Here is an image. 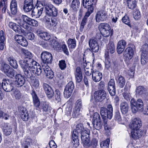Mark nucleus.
<instances>
[{
	"mask_svg": "<svg viewBox=\"0 0 148 148\" xmlns=\"http://www.w3.org/2000/svg\"><path fill=\"white\" fill-rule=\"evenodd\" d=\"M100 114L104 122H107V119H110L113 116V108L111 104L107 105V108L101 107L100 110Z\"/></svg>",
	"mask_w": 148,
	"mask_h": 148,
	"instance_id": "1",
	"label": "nucleus"
},
{
	"mask_svg": "<svg viewBox=\"0 0 148 148\" xmlns=\"http://www.w3.org/2000/svg\"><path fill=\"white\" fill-rule=\"evenodd\" d=\"M130 104L132 111L133 113H136L138 111H143L144 104L141 99H138L136 101L134 99H132Z\"/></svg>",
	"mask_w": 148,
	"mask_h": 148,
	"instance_id": "2",
	"label": "nucleus"
},
{
	"mask_svg": "<svg viewBox=\"0 0 148 148\" xmlns=\"http://www.w3.org/2000/svg\"><path fill=\"white\" fill-rule=\"evenodd\" d=\"M54 9H51V11L49 12L48 13L47 12H46L47 15L49 16H52L51 18V23H49L48 25V28L50 29L56 27L57 24V17L58 15V10L55 7L54 8Z\"/></svg>",
	"mask_w": 148,
	"mask_h": 148,
	"instance_id": "3",
	"label": "nucleus"
},
{
	"mask_svg": "<svg viewBox=\"0 0 148 148\" xmlns=\"http://www.w3.org/2000/svg\"><path fill=\"white\" fill-rule=\"evenodd\" d=\"M99 28L101 34L104 37H107L112 34L110 26L107 23H101L99 25Z\"/></svg>",
	"mask_w": 148,
	"mask_h": 148,
	"instance_id": "4",
	"label": "nucleus"
},
{
	"mask_svg": "<svg viewBox=\"0 0 148 148\" xmlns=\"http://www.w3.org/2000/svg\"><path fill=\"white\" fill-rule=\"evenodd\" d=\"M106 94L104 89H101L95 91L94 94V99L97 102H101L106 98Z\"/></svg>",
	"mask_w": 148,
	"mask_h": 148,
	"instance_id": "5",
	"label": "nucleus"
},
{
	"mask_svg": "<svg viewBox=\"0 0 148 148\" xmlns=\"http://www.w3.org/2000/svg\"><path fill=\"white\" fill-rule=\"evenodd\" d=\"M1 84L3 90L6 92L12 91L14 88V84L12 81L9 79L3 80Z\"/></svg>",
	"mask_w": 148,
	"mask_h": 148,
	"instance_id": "6",
	"label": "nucleus"
},
{
	"mask_svg": "<svg viewBox=\"0 0 148 148\" xmlns=\"http://www.w3.org/2000/svg\"><path fill=\"white\" fill-rule=\"evenodd\" d=\"M41 58L42 61L45 64H50L52 61L51 54L47 51H44L41 53Z\"/></svg>",
	"mask_w": 148,
	"mask_h": 148,
	"instance_id": "7",
	"label": "nucleus"
},
{
	"mask_svg": "<svg viewBox=\"0 0 148 148\" xmlns=\"http://www.w3.org/2000/svg\"><path fill=\"white\" fill-rule=\"evenodd\" d=\"M134 51L131 47H127L124 51L123 56L126 61H129L131 59L133 56Z\"/></svg>",
	"mask_w": 148,
	"mask_h": 148,
	"instance_id": "8",
	"label": "nucleus"
},
{
	"mask_svg": "<svg viewBox=\"0 0 148 148\" xmlns=\"http://www.w3.org/2000/svg\"><path fill=\"white\" fill-rule=\"evenodd\" d=\"M19 63L26 77L28 78H31L32 75L31 69L25 66V63L23 60H20Z\"/></svg>",
	"mask_w": 148,
	"mask_h": 148,
	"instance_id": "9",
	"label": "nucleus"
},
{
	"mask_svg": "<svg viewBox=\"0 0 148 148\" xmlns=\"http://www.w3.org/2000/svg\"><path fill=\"white\" fill-rule=\"evenodd\" d=\"M136 93L144 99H148V94L146 89L142 86H139L136 89Z\"/></svg>",
	"mask_w": 148,
	"mask_h": 148,
	"instance_id": "10",
	"label": "nucleus"
},
{
	"mask_svg": "<svg viewBox=\"0 0 148 148\" xmlns=\"http://www.w3.org/2000/svg\"><path fill=\"white\" fill-rule=\"evenodd\" d=\"M9 27L13 29L18 34L26 35V32L25 30L21 27L16 24L12 22H10L9 24Z\"/></svg>",
	"mask_w": 148,
	"mask_h": 148,
	"instance_id": "11",
	"label": "nucleus"
},
{
	"mask_svg": "<svg viewBox=\"0 0 148 148\" xmlns=\"http://www.w3.org/2000/svg\"><path fill=\"white\" fill-rule=\"evenodd\" d=\"M90 51L92 52H98L99 49V46L97 41L95 40L91 39L88 42Z\"/></svg>",
	"mask_w": 148,
	"mask_h": 148,
	"instance_id": "12",
	"label": "nucleus"
},
{
	"mask_svg": "<svg viewBox=\"0 0 148 148\" xmlns=\"http://www.w3.org/2000/svg\"><path fill=\"white\" fill-rule=\"evenodd\" d=\"M15 84L17 87L22 86L25 82L24 77L20 74L16 75L15 76Z\"/></svg>",
	"mask_w": 148,
	"mask_h": 148,
	"instance_id": "13",
	"label": "nucleus"
},
{
	"mask_svg": "<svg viewBox=\"0 0 148 148\" xmlns=\"http://www.w3.org/2000/svg\"><path fill=\"white\" fill-rule=\"evenodd\" d=\"M43 88L48 98L50 99L54 95V91L51 87L48 84L44 83Z\"/></svg>",
	"mask_w": 148,
	"mask_h": 148,
	"instance_id": "14",
	"label": "nucleus"
},
{
	"mask_svg": "<svg viewBox=\"0 0 148 148\" xmlns=\"http://www.w3.org/2000/svg\"><path fill=\"white\" fill-rule=\"evenodd\" d=\"M34 7L33 0H25L23 9L25 12L31 11Z\"/></svg>",
	"mask_w": 148,
	"mask_h": 148,
	"instance_id": "15",
	"label": "nucleus"
},
{
	"mask_svg": "<svg viewBox=\"0 0 148 148\" xmlns=\"http://www.w3.org/2000/svg\"><path fill=\"white\" fill-rule=\"evenodd\" d=\"M108 89L111 96H113L115 95L116 93V88L115 81L114 79H112L109 81L108 83Z\"/></svg>",
	"mask_w": 148,
	"mask_h": 148,
	"instance_id": "16",
	"label": "nucleus"
},
{
	"mask_svg": "<svg viewBox=\"0 0 148 148\" xmlns=\"http://www.w3.org/2000/svg\"><path fill=\"white\" fill-rule=\"evenodd\" d=\"M107 15L106 12L103 10L98 11L96 14V20L97 22L103 21L106 19Z\"/></svg>",
	"mask_w": 148,
	"mask_h": 148,
	"instance_id": "17",
	"label": "nucleus"
},
{
	"mask_svg": "<svg viewBox=\"0 0 148 148\" xmlns=\"http://www.w3.org/2000/svg\"><path fill=\"white\" fill-rule=\"evenodd\" d=\"M142 126V122L139 118H135L133 119L130 127L132 130H139Z\"/></svg>",
	"mask_w": 148,
	"mask_h": 148,
	"instance_id": "18",
	"label": "nucleus"
},
{
	"mask_svg": "<svg viewBox=\"0 0 148 148\" xmlns=\"http://www.w3.org/2000/svg\"><path fill=\"white\" fill-rule=\"evenodd\" d=\"M42 68L47 77L50 79H52L54 76V73L47 64L42 65Z\"/></svg>",
	"mask_w": 148,
	"mask_h": 148,
	"instance_id": "19",
	"label": "nucleus"
},
{
	"mask_svg": "<svg viewBox=\"0 0 148 148\" xmlns=\"http://www.w3.org/2000/svg\"><path fill=\"white\" fill-rule=\"evenodd\" d=\"M22 18L24 21L27 22L29 25L34 27H37L38 25L37 21L30 18L26 15H23Z\"/></svg>",
	"mask_w": 148,
	"mask_h": 148,
	"instance_id": "20",
	"label": "nucleus"
},
{
	"mask_svg": "<svg viewBox=\"0 0 148 148\" xmlns=\"http://www.w3.org/2000/svg\"><path fill=\"white\" fill-rule=\"evenodd\" d=\"M42 4L44 6L45 12H47L48 13L49 12L51 11V9H54V8L55 7L51 4L49 3L48 2L47 0H39Z\"/></svg>",
	"mask_w": 148,
	"mask_h": 148,
	"instance_id": "21",
	"label": "nucleus"
},
{
	"mask_svg": "<svg viewBox=\"0 0 148 148\" xmlns=\"http://www.w3.org/2000/svg\"><path fill=\"white\" fill-rule=\"evenodd\" d=\"M126 45V42L124 40H121L118 42L116 50L119 54H121L123 51Z\"/></svg>",
	"mask_w": 148,
	"mask_h": 148,
	"instance_id": "22",
	"label": "nucleus"
},
{
	"mask_svg": "<svg viewBox=\"0 0 148 148\" xmlns=\"http://www.w3.org/2000/svg\"><path fill=\"white\" fill-rule=\"evenodd\" d=\"M31 94L33 98L34 105L36 108V109L38 110L40 105V101L38 98L34 90H32Z\"/></svg>",
	"mask_w": 148,
	"mask_h": 148,
	"instance_id": "23",
	"label": "nucleus"
},
{
	"mask_svg": "<svg viewBox=\"0 0 148 148\" xmlns=\"http://www.w3.org/2000/svg\"><path fill=\"white\" fill-rule=\"evenodd\" d=\"M37 33L38 36L45 40H48L50 38V36L49 33L41 30H38Z\"/></svg>",
	"mask_w": 148,
	"mask_h": 148,
	"instance_id": "24",
	"label": "nucleus"
},
{
	"mask_svg": "<svg viewBox=\"0 0 148 148\" xmlns=\"http://www.w3.org/2000/svg\"><path fill=\"white\" fill-rule=\"evenodd\" d=\"M75 75L76 82L79 83L82 79V72L81 68L79 67H77L75 69Z\"/></svg>",
	"mask_w": 148,
	"mask_h": 148,
	"instance_id": "25",
	"label": "nucleus"
},
{
	"mask_svg": "<svg viewBox=\"0 0 148 148\" xmlns=\"http://www.w3.org/2000/svg\"><path fill=\"white\" fill-rule=\"evenodd\" d=\"M115 51V47L114 44L111 42H109L107 47L105 54L106 56H108L109 53L112 54L114 53Z\"/></svg>",
	"mask_w": 148,
	"mask_h": 148,
	"instance_id": "26",
	"label": "nucleus"
},
{
	"mask_svg": "<svg viewBox=\"0 0 148 148\" xmlns=\"http://www.w3.org/2000/svg\"><path fill=\"white\" fill-rule=\"evenodd\" d=\"M92 77L94 82H98L102 78V73L98 71H94L92 73Z\"/></svg>",
	"mask_w": 148,
	"mask_h": 148,
	"instance_id": "27",
	"label": "nucleus"
},
{
	"mask_svg": "<svg viewBox=\"0 0 148 148\" xmlns=\"http://www.w3.org/2000/svg\"><path fill=\"white\" fill-rule=\"evenodd\" d=\"M20 60L23 61L25 63V66L29 68L30 69L38 64L32 58H28L25 60Z\"/></svg>",
	"mask_w": 148,
	"mask_h": 148,
	"instance_id": "28",
	"label": "nucleus"
},
{
	"mask_svg": "<svg viewBox=\"0 0 148 148\" xmlns=\"http://www.w3.org/2000/svg\"><path fill=\"white\" fill-rule=\"evenodd\" d=\"M7 60L10 65L14 69L18 67L17 62L15 58L12 56H9L7 58Z\"/></svg>",
	"mask_w": 148,
	"mask_h": 148,
	"instance_id": "29",
	"label": "nucleus"
},
{
	"mask_svg": "<svg viewBox=\"0 0 148 148\" xmlns=\"http://www.w3.org/2000/svg\"><path fill=\"white\" fill-rule=\"evenodd\" d=\"M10 8L11 14L15 15L17 12V4L16 0H12L11 2Z\"/></svg>",
	"mask_w": 148,
	"mask_h": 148,
	"instance_id": "30",
	"label": "nucleus"
},
{
	"mask_svg": "<svg viewBox=\"0 0 148 148\" xmlns=\"http://www.w3.org/2000/svg\"><path fill=\"white\" fill-rule=\"evenodd\" d=\"M75 132L72 134V139L73 140L72 143L73 144V146L75 147H76L79 145V142L77 133L76 132Z\"/></svg>",
	"mask_w": 148,
	"mask_h": 148,
	"instance_id": "31",
	"label": "nucleus"
},
{
	"mask_svg": "<svg viewBox=\"0 0 148 148\" xmlns=\"http://www.w3.org/2000/svg\"><path fill=\"white\" fill-rule=\"evenodd\" d=\"M97 1V0H83L82 4L86 8L89 6H93V5H95Z\"/></svg>",
	"mask_w": 148,
	"mask_h": 148,
	"instance_id": "32",
	"label": "nucleus"
},
{
	"mask_svg": "<svg viewBox=\"0 0 148 148\" xmlns=\"http://www.w3.org/2000/svg\"><path fill=\"white\" fill-rule=\"evenodd\" d=\"M21 117L22 119L25 121H27L29 116L27 113V111L25 108H22L21 109Z\"/></svg>",
	"mask_w": 148,
	"mask_h": 148,
	"instance_id": "33",
	"label": "nucleus"
},
{
	"mask_svg": "<svg viewBox=\"0 0 148 148\" xmlns=\"http://www.w3.org/2000/svg\"><path fill=\"white\" fill-rule=\"evenodd\" d=\"M31 69L32 73L34 74L37 75H40L42 73L41 66L39 64L37 66V65H35Z\"/></svg>",
	"mask_w": 148,
	"mask_h": 148,
	"instance_id": "34",
	"label": "nucleus"
},
{
	"mask_svg": "<svg viewBox=\"0 0 148 148\" xmlns=\"http://www.w3.org/2000/svg\"><path fill=\"white\" fill-rule=\"evenodd\" d=\"M3 130L4 134L6 136L10 135L12 131L11 126L9 125L8 123H5L3 127Z\"/></svg>",
	"mask_w": 148,
	"mask_h": 148,
	"instance_id": "35",
	"label": "nucleus"
},
{
	"mask_svg": "<svg viewBox=\"0 0 148 148\" xmlns=\"http://www.w3.org/2000/svg\"><path fill=\"white\" fill-rule=\"evenodd\" d=\"M121 110L123 114H126L128 112L129 106L127 103L126 102H123L120 104Z\"/></svg>",
	"mask_w": 148,
	"mask_h": 148,
	"instance_id": "36",
	"label": "nucleus"
},
{
	"mask_svg": "<svg viewBox=\"0 0 148 148\" xmlns=\"http://www.w3.org/2000/svg\"><path fill=\"white\" fill-rule=\"evenodd\" d=\"M133 132H131L132 138L134 139L140 138L142 135V133L139 130H133Z\"/></svg>",
	"mask_w": 148,
	"mask_h": 148,
	"instance_id": "37",
	"label": "nucleus"
},
{
	"mask_svg": "<svg viewBox=\"0 0 148 148\" xmlns=\"http://www.w3.org/2000/svg\"><path fill=\"white\" fill-rule=\"evenodd\" d=\"M80 2L79 0H73L71 6V8L74 11H76L79 9Z\"/></svg>",
	"mask_w": 148,
	"mask_h": 148,
	"instance_id": "38",
	"label": "nucleus"
},
{
	"mask_svg": "<svg viewBox=\"0 0 148 148\" xmlns=\"http://www.w3.org/2000/svg\"><path fill=\"white\" fill-rule=\"evenodd\" d=\"M12 95L16 99L18 100L21 99L22 95L18 90L16 89L13 91Z\"/></svg>",
	"mask_w": 148,
	"mask_h": 148,
	"instance_id": "39",
	"label": "nucleus"
},
{
	"mask_svg": "<svg viewBox=\"0 0 148 148\" xmlns=\"http://www.w3.org/2000/svg\"><path fill=\"white\" fill-rule=\"evenodd\" d=\"M92 124L93 127L97 130H99L102 127L103 123L101 120L92 122Z\"/></svg>",
	"mask_w": 148,
	"mask_h": 148,
	"instance_id": "40",
	"label": "nucleus"
},
{
	"mask_svg": "<svg viewBox=\"0 0 148 148\" xmlns=\"http://www.w3.org/2000/svg\"><path fill=\"white\" fill-rule=\"evenodd\" d=\"M84 129L83 124L81 123H79L77 125L76 129L74 130L72 134H73V133L75 132H76L77 133V135H78Z\"/></svg>",
	"mask_w": 148,
	"mask_h": 148,
	"instance_id": "41",
	"label": "nucleus"
},
{
	"mask_svg": "<svg viewBox=\"0 0 148 148\" xmlns=\"http://www.w3.org/2000/svg\"><path fill=\"white\" fill-rule=\"evenodd\" d=\"M67 42L69 48L73 49L76 47V41L75 39L69 38Z\"/></svg>",
	"mask_w": 148,
	"mask_h": 148,
	"instance_id": "42",
	"label": "nucleus"
},
{
	"mask_svg": "<svg viewBox=\"0 0 148 148\" xmlns=\"http://www.w3.org/2000/svg\"><path fill=\"white\" fill-rule=\"evenodd\" d=\"M117 82L119 86L121 88H123L125 83V81L124 78L121 75L118 78Z\"/></svg>",
	"mask_w": 148,
	"mask_h": 148,
	"instance_id": "43",
	"label": "nucleus"
},
{
	"mask_svg": "<svg viewBox=\"0 0 148 148\" xmlns=\"http://www.w3.org/2000/svg\"><path fill=\"white\" fill-rule=\"evenodd\" d=\"M110 140L109 138L106 139L105 140L102 141L100 144L101 148H108L109 147Z\"/></svg>",
	"mask_w": 148,
	"mask_h": 148,
	"instance_id": "44",
	"label": "nucleus"
},
{
	"mask_svg": "<svg viewBox=\"0 0 148 148\" xmlns=\"http://www.w3.org/2000/svg\"><path fill=\"white\" fill-rule=\"evenodd\" d=\"M15 71L12 68H11L5 74L8 77L13 78L15 75Z\"/></svg>",
	"mask_w": 148,
	"mask_h": 148,
	"instance_id": "45",
	"label": "nucleus"
},
{
	"mask_svg": "<svg viewBox=\"0 0 148 148\" xmlns=\"http://www.w3.org/2000/svg\"><path fill=\"white\" fill-rule=\"evenodd\" d=\"M128 6L130 9H134L136 6V2L135 0H128L127 1Z\"/></svg>",
	"mask_w": 148,
	"mask_h": 148,
	"instance_id": "46",
	"label": "nucleus"
},
{
	"mask_svg": "<svg viewBox=\"0 0 148 148\" xmlns=\"http://www.w3.org/2000/svg\"><path fill=\"white\" fill-rule=\"evenodd\" d=\"M22 50L23 54L25 55V59H27L28 58L33 57V55L30 51L24 49H22Z\"/></svg>",
	"mask_w": 148,
	"mask_h": 148,
	"instance_id": "47",
	"label": "nucleus"
},
{
	"mask_svg": "<svg viewBox=\"0 0 148 148\" xmlns=\"http://www.w3.org/2000/svg\"><path fill=\"white\" fill-rule=\"evenodd\" d=\"M142 51L141 54L143 55H148V45L147 44H145L143 45L141 49Z\"/></svg>",
	"mask_w": 148,
	"mask_h": 148,
	"instance_id": "48",
	"label": "nucleus"
},
{
	"mask_svg": "<svg viewBox=\"0 0 148 148\" xmlns=\"http://www.w3.org/2000/svg\"><path fill=\"white\" fill-rule=\"evenodd\" d=\"M83 143L85 145H88L90 141V136H81Z\"/></svg>",
	"mask_w": 148,
	"mask_h": 148,
	"instance_id": "49",
	"label": "nucleus"
},
{
	"mask_svg": "<svg viewBox=\"0 0 148 148\" xmlns=\"http://www.w3.org/2000/svg\"><path fill=\"white\" fill-rule=\"evenodd\" d=\"M134 18L135 19L138 20L141 17V14L139 10H135L133 13Z\"/></svg>",
	"mask_w": 148,
	"mask_h": 148,
	"instance_id": "50",
	"label": "nucleus"
},
{
	"mask_svg": "<svg viewBox=\"0 0 148 148\" xmlns=\"http://www.w3.org/2000/svg\"><path fill=\"white\" fill-rule=\"evenodd\" d=\"M29 25L27 22H25V23H24L22 27L25 29L27 32H31L33 30L32 28Z\"/></svg>",
	"mask_w": 148,
	"mask_h": 148,
	"instance_id": "51",
	"label": "nucleus"
},
{
	"mask_svg": "<svg viewBox=\"0 0 148 148\" xmlns=\"http://www.w3.org/2000/svg\"><path fill=\"white\" fill-rule=\"evenodd\" d=\"M114 119L117 121L119 123H121L122 119L120 114L119 111H117L115 113L114 115Z\"/></svg>",
	"mask_w": 148,
	"mask_h": 148,
	"instance_id": "52",
	"label": "nucleus"
},
{
	"mask_svg": "<svg viewBox=\"0 0 148 148\" xmlns=\"http://www.w3.org/2000/svg\"><path fill=\"white\" fill-rule=\"evenodd\" d=\"M86 8L88 9V10L84 17H86V18H87V17L93 12L94 10V7L89 6Z\"/></svg>",
	"mask_w": 148,
	"mask_h": 148,
	"instance_id": "53",
	"label": "nucleus"
},
{
	"mask_svg": "<svg viewBox=\"0 0 148 148\" xmlns=\"http://www.w3.org/2000/svg\"><path fill=\"white\" fill-rule=\"evenodd\" d=\"M148 58V55L141 54V56L140 62L142 65H144L147 62V60Z\"/></svg>",
	"mask_w": 148,
	"mask_h": 148,
	"instance_id": "54",
	"label": "nucleus"
},
{
	"mask_svg": "<svg viewBox=\"0 0 148 148\" xmlns=\"http://www.w3.org/2000/svg\"><path fill=\"white\" fill-rule=\"evenodd\" d=\"M50 108L49 103L46 102L44 103L42 106V109L43 111L44 112H47L49 111Z\"/></svg>",
	"mask_w": 148,
	"mask_h": 148,
	"instance_id": "55",
	"label": "nucleus"
},
{
	"mask_svg": "<svg viewBox=\"0 0 148 148\" xmlns=\"http://www.w3.org/2000/svg\"><path fill=\"white\" fill-rule=\"evenodd\" d=\"M74 88V85L73 82L71 81L70 82L66 85L65 88L69 90L70 91L73 92Z\"/></svg>",
	"mask_w": 148,
	"mask_h": 148,
	"instance_id": "56",
	"label": "nucleus"
},
{
	"mask_svg": "<svg viewBox=\"0 0 148 148\" xmlns=\"http://www.w3.org/2000/svg\"><path fill=\"white\" fill-rule=\"evenodd\" d=\"M100 120H101L99 114L97 112L95 113L93 115L92 122H95Z\"/></svg>",
	"mask_w": 148,
	"mask_h": 148,
	"instance_id": "57",
	"label": "nucleus"
},
{
	"mask_svg": "<svg viewBox=\"0 0 148 148\" xmlns=\"http://www.w3.org/2000/svg\"><path fill=\"white\" fill-rule=\"evenodd\" d=\"M43 10V8H41L40 9L37 10V12H35L32 11L33 14L36 16V17H39L42 14Z\"/></svg>",
	"mask_w": 148,
	"mask_h": 148,
	"instance_id": "58",
	"label": "nucleus"
},
{
	"mask_svg": "<svg viewBox=\"0 0 148 148\" xmlns=\"http://www.w3.org/2000/svg\"><path fill=\"white\" fill-rule=\"evenodd\" d=\"M80 110V109L74 108L72 114L74 118H77L79 116L80 114L79 112Z\"/></svg>",
	"mask_w": 148,
	"mask_h": 148,
	"instance_id": "59",
	"label": "nucleus"
},
{
	"mask_svg": "<svg viewBox=\"0 0 148 148\" xmlns=\"http://www.w3.org/2000/svg\"><path fill=\"white\" fill-rule=\"evenodd\" d=\"M72 93V91L65 88L64 92V96L65 98H68L71 96Z\"/></svg>",
	"mask_w": 148,
	"mask_h": 148,
	"instance_id": "60",
	"label": "nucleus"
},
{
	"mask_svg": "<svg viewBox=\"0 0 148 148\" xmlns=\"http://www.w3.org/2000/svg\"><path fill=\"white\" fill-rule=\"evenodd\" d=\"M122 20L123 23L127 25L130 27H131V25L130 23V20L127 16H124L122 18Z\"/></svg>",
	"mask_w": 148,
	"mask_h": 148,
	"instance_id": "61",
	"label": "nucleus"
},
{
	"mask_svg": "<svg viewBox=\"0 0 148 148\" xmlns=\"http://www.w3.org/2000/svg\"><path fill=\"white\" fill-rule=\"evenodd\" d=\"M82 100L79 99L77 100L75 103V108L81 110L82 108Z\"/></svg>",
	"mask_w": 148,
	"mask_h": 148,
	"instance_id": "62",
	"label": "nucleus"
},
{
	"mask_svg": "<svg viewBox=\"0 0 148 148\" xmlns=\"http://www.w3.org/2000/svg\"><path fill=\"white\" fill-rule=\"evenodd\" d=\"M56 94L55 95V99L58 101V102L60 101L61 100L60 95L61 93L58 90H55Z\"/></svg>",
	"mask_w": 148,
	"mask_h": 148,
	"instance_id": "63",
	"label": "nucleus"
},
{
	"mask_svg": "<svg viewBox=\"0 0 148 148\" xmlns=\"http://www.w3.org/2000/svg\"><path fill=\"white\" fill-rule=\"evenodd\" d=\"M27 35L26 38L28 39L31 40H34L35 39V35L33 33L29 32Z\"/></svg>",
	"mask_w": 148,
	"mask_h": 148,
	"instance_id": "64",
	"label": "nucleus"
}]
</instances>
